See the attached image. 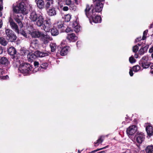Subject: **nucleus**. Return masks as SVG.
<instances>
[{
  "mask_svg": "<svg viewBox=\"0 0 153 153\" xmlns=\"http://www.w3.org/2000/svg\"><path fill=\"white\" fill-rule=\"evenodd\" d=\"M47 12L49 16H52L56 15V11L55 8L53 7L49 9L47 11Z\"/></svg>",
  "mask_w": 153,
  "mask_h": 153,
  "instance_id": "4468645a",
  "label": "nucleus"
},
{
  "mask_svg": "<svg viewBox=\"0 0 153 153\" xmlns=\"http://www.w3.org/2000/svg\"><path fill=\"white\" fill-rule=\"evenodd\" d=\"M3 25L2 21L1 19H0V28H1Z\"/></svg>",
  "mask_w": 153,
  "mask_h": 153,
  "instance_id": "864d4df0",
  "label": "nucleus"
},
{
  "mask_svg": "<svg viewBox=\"0 0 153 153\" xmlns=\"http://www.w3.org/2000/svg\"><path fill=\"white\" fill-rule=\"evenodd\" d=\"M10 25L11 28L16 33H19V30L17 25L13 21L10 20L9 21Z\"/></svg>",
  "mask_w": 153,
  "mask_h": 153,
  "instance_id": "2eb2a0df",
  "label": "nucleus"
},
{
  "mask_svg": "<svg viewBox=\"0 0 153 153\" xmlns=\"http://www.w3.org/2000/svg\"><path fill=\"white\" fill-rule=\"evenodd\" d=\"M3 52V50L0 47V54H1Z\"/></svg>",
  "mask_w": 153,
  "mask_h": 153,
  "instance_id": "6e6d98bb",
  "label": "nucleus"
},
{
  "mask_svg": "<svg viewBox=\"0 0 153 153\" xmlns=\"http://www.w3.org/2000/svg\"><path fill=\"white\" fill-rule=\"evenodd\" d=\"M93 6L91 5L90 6L88 4H86V7L85 10V12L86 16L90 18L91 16H92L93 15L94 13V10L93 8L91 9V7Z\"/></svg>",
  "mask_w": 153,
  "mask_h": 153,
  "instance_id": "39448f33",
  "label": "nucleus"
},
{
  "mask_svg": "<svg viewBox=\"0 0 153 153\" xmlns=\"http://www.w3.org/2000/svg\"><path fill=\"white\" fill-rule=\"evenodd\" d=\"M129 61L130 63H133L135 62L136 60L134 59V56L132 55L129 58Z\"/></svg>",
  "mask_w": 153,
  "mask_h": 153,
  "instance_id": "58836bf2",
  "label": "nucleus"
},
{
  "mask_svg": "<svg viewBox=\"0 0 153 153\" xmlns=\"http://www.w3.org/2000/svg\"><path fill=\"white\" fill-rule=\"evenodd\" d=\"M66 38L70 42H74L77 39V37L74 33L68 34Z\"/></svg>",
  "mask_w": 153,
  "mask_h": 153,
  "instance_id": "9b49d317",
  "label": "nucleus"
},
{
  "mask_svg": "<svg viewBox=\"0 0 153 153\" xmlns=\"http://www.w3.org/2000/svg\"><path fill=\"white\" fill-rule=\"evenodd\" d=\"M9 62L7 59L5 57H0V64H1L5 66H8Z\"/></svg>",
  "mask_w": 153,
  "mask_h": 153,
  "instance_id": "f3484780",
  "label": "nucleus"
},
{
  "mask_svg": "<svg viewBox=\"0 0 153 153\" xmlns=\"http://www.w3.org/2000/svg\"><path fill=\"white\" fill-rule=\"evenodd\" d=\"M71 18V17L70 15L68 14L66 15L65 17V21L67 22H68L70 21Z\"/></svg>",
  "mask_w": 153,
  "mask_h": 153,
  "instance_id": "ea45409f",
  "label": "nucleus"
},
{
  "mask_svg": "<svg viewBox=\"0 0 153 153\" xmlns=\"http://www.w3.org/2000/svg\"><path fill=\"white\" fill-rule=\"evenodd\" d=\"M72 27L74 28V31L77 33L80 30V27L76 22H74L72 24Z\"/></svg>",
  "mask_w": 153,
  "mask_h": 153,
  "instance_id": "a211bd4d",
  "label": "nucleus"
},
{
  "mask_svg": "<svg viewBox=\"0 0 153 153\" xmlns=\"http://www.w3.org/2000/svg\"><path fill=\"white\" fill-rule=\"evenodd\" d=\"M27 58L29 61H33L36 58L35 53H29L27 55Z\"/></svg>",
  "mask_w": 153,
  "mask_h": 153,
  "instance_id": "412c9836",
  "label": "nucleus"
},
{
  "mask_svg": "<svg viewBox=\"0 0 153 153\" xmlns=\"http://www.w3.org/2000/svg\"><path fill=\"white\" fill-rule=\"evenodd\" d=\"M108 147V146H107L105 147L93 151L91 152H89L88 153H94L95 152H97V151L105 149L107 148Z\"/></svg>",
  "mask_w": 153,
  "mask_h": 153,
  "instance_id": "37998d69",
  "label": "nucleus"
},
{
  "mask_svg": "<svg viewBox=\"0 0 153 153\" xmlns=\"http://www.w3.org/2000/svg\"><path fill=\"white\" fill-rule=\"evenodd\" d=\"M146 130L147 134L149 136H152L153 134V127L149 125L146 127Z\"/></svg>",
  "mask_w": 153,
  "mask_h": 153,
  "instance_id": "6ab92c4d",
  "label": "nucleus"
},
{
  "mask_svg": "<svg viewBox=\"0 0 153 153\" xmlns=\"http://www.w3.org/2000/svg\"><path fill=\"white\" fill-rule=\"evenodd\" d=\"M134 57L136 58H137L138 57V55L137 54H135L134 55Z\"/></svg>",
  "mask_w": 153,
  "mask_h": 153,
  "instance_id": "4d7b16f0",
  "label": "nucleus"
},
{
  "mask_svg": "<svg viewBox=\"0 0 153 153\" xmlns=\"http://www.w3.org/2000/svg\"><path fill=\"white\" fill-rule=\"evenodd\" d=\"M146 153H153V146H148L146 149Z\"/></svg>",
  "mask_w": 153,
  "mask_h": 153,
  "instance_id": "cd10ccee",
  "label": "nucleus"
},
{
  "mask_svg": "<svg viewBox=\"0 0 153 153\" xmlns=\"http://www.w3.org/2000/svg\"><path fill=\"white\" fill-rule=\"evenodd\" d=\"M8 52L9 54L11 55H14L16 53V49L13 47H10L9 48L8 50Z\"/></svg>",
  "mask_w": 153,
  "mask_h": 153,
  "instance_id": "393cba45",
  "label": "nucleus"
},
{
  "mask_svg": "<svg viewBox=\"0 0 153 153\" xmlns=\"http://www.w3.org/2000/svg\"><path fill=\"white\" fill-rule=\"evenodd\" d=\"M46 3L45 5V7L47 8H48L52 6L53 4V0H50V1H46Z\"/></svg>",
  "mask_w": 153,
  "mask_h": 153,
  "instance_id": "2f4dec72",
  "label": "nucleus"
},
{
  "mask_svg": "<svg viewBox=\"0 0 153 153\" xmlns=\"http://www.w3.org/2000/svg\"><path fill=\"white\" fill-rule=\"evenodd\" d=\"M137 130V127L136 126L132 125L129 126L126 130V133L128 136L133 135Z\"/></svg>",
  "mask_w": 153,
  "mask_h": 153,
  "instance_id": "423d86ee",
  "label": "nucleus"
},
{
  "mask_svg": "<svg viewBox=\"0 0 153 153\" xmlns=\"http://www.w3.org/2000/svg\"><path fill=\"white\" fill-rule=\"evenodd\" d=\"M63 26V23L60 22L58 24V27L59 28H62Z\"/></svg>",
  "mask_w": 153,
  "mask_h": 153,
  "instance_id": "49530a36",
  "label": "nucleus"
},
{
  "mask_svg": "<svg viewBox=\"0 0 153 153\" xmlns=\"http://www.w3.org/2000/svg\"><path fill=\"white\" fill-rule=\"evenodd\" d=\"M149 47V46L148 45H146L144 47H142V48L139 51V53L140 54H143L145 53L146 52Z\"/></svg>",
  "mask_w": 153,
  "mask_h": 153,
  "instance_id": "a878e982",
  "label": "nucleus"
},
{
  "mask_svg": "<svg viewBox=\"0 0 153 153\" xmlns=\"http://www.w3.org/2000/svg\"><path fill=\"white\" fill-rule=\"evenodd\" d=\"M29 1L28 0H19L16 3V4H13V9L14 12L16 13H21L23 15L28 13V10L27 6L29 5Z\"/></svg>",
  "mask_w": 153,
  "mask_h": 153,
  "instance_id": "f257e3e1",
  "label": "nucleus"
},
{
  "mask_svg": "<svg viewBox=\"0 0 153 153\" xmlns=\"http://www.w3.org/2000/svg\"><path fill=\"white\" fill-rule=\"evenodd\" d=\"M136 140L139 143H141L144 141V135L142 133H139L135 136Z\"/></svg>",
  "mask_w": 153,
  "mask_h": 153,
  "instance_id": "9d476101",
  "label": "nucleus"
},
{
  "mask_svg": "<svg viewBox=\"0 0 153 153\" xmlns=\"http://www.w3.org/2000/svg\"><path fill=\"white\" fill-rule=\"evenodd\" d=\"M39 65V63L38 62L36 61L34 62V65L35 67L38 66Z\"/></svg>",
  "mask_w": 153,
  "mask_h": 153,
  "instance_id": "603ef678",
  "label": "nucleus"
},
{
  "mask_svg": "<svg viewBox=\"0 0 153 153\" xmlns=\"http://www.w3.org/2000/svg\"><path fill=\"white\" fill-rule=\"evenodd\" d=\"M15 20L19 24V26L21 28H22L23 27V25L19 19L16 18L15 19Z\"/></svg>",
  "mask_w": 153,
  "mask_h": 153,
  "instance_id": "e433bc0d",
  "label": "nucleus"
},
{
  "mask_svg": "<svg viewBox=\"0 0 153 153\" xmlns=\"http://www.w3.org/2000/svg\"><path fill=\"white\" fill-rule=\"evenodd\" d=\"M45 23L43 24L42 26V29L46 32H49L51 29V23L49 21L46 20Z\"/></svg>",
  "mask_w": 153,
  "mask_h": 153,
  "instance_id": "0eeeda50",
  "label": "nucleus"
},
{
  "mask_svg": "<svg viewBox=\"0 0 153 153\" xmlns=\"http://www.w3.org/2000/svg\"><path fill=\"white\" fill-rule=\"evenodd\" d=\"M105 153L104 151H102L99 152L98 153Z\"/></svg>",
  "mask_w": 153,
  "mask_h": 153,
  "instance_id": "052dcab7",
  "label": "nucleus"
},
{
  "mask_svg": "<svg viewBox=\"0 0 153 153\" xmlns=\"http://www.w3.org/2000/svg\"><path fill=\"white\" fill-rule=\"evenodd\" d=\"M90 18H92L93 22L95 23H100L101 21V18L100 16L96 15L95 13H94L92 16H91Z\"/></svg>",
  "mask_w": 153,
  "mask_h": 153,
  "instance_id": "ddd939ff",
  "label": "nucleus"
},
{
  "mask_svg": "<svg viewBox=\"0 0 153 153\" xmlns=\"http://www.w3.org/2000/svg\"><path fill=\"white\" fill-rule=\"evenodd\" d=\"M38 16L36 12L33 11L30 13L29 18L32 21L35 22Z\"/></svg>",
  "mask_w": 153,
  "mask_h": 153,
  "instance_id": "dca6fc26",
  "label": "nucleus"
},
{
  "mask_svg": "<svg viewBox=\"0 0 153 153\" xmlns=\"http://www.w3.org/2000/svg\"><path fill=\"white\" fill-rule=\"evenodd\" d=\"M140 67L138 65H136L133 67V70L135 72H137L140 70Z\"/></svg>",
  "mask_w": 153,
  "mask_h": 153,
  "instance_id": "c9c22d12",
  "label": "nucleus"
},
{
  "mask_svg": "<svg viewBox=\"0 0 153 153\" xmlns=\"http://www.w3.org/2000/svg\"><path fill=\"white\" fill-rule=\"evenodd\" d=\"M35 54L36 57H43L48 56L49 55L50 53H47L44 52H41L39 51H37L35 52Z\"/></svg>",
  "mask_w": 153,
  "mask_h": 153,
  "instance_id": "f8f14e48",
  "label": "nucleus"
},
{
  "mask_svg": "<svg viewBox=\"0 0 153 153\" xmlns=\"http://www.w3.org/2000/svg\"><path fill=\"white\" fill-rule=\"evenodd\" d=\"M74 1H75V2L76 3V2H77V0H74Z\"/></svg>",
  "mask_w": 153,
  "mask_h": 153,
  "instance_id": "680f3d73",
  "label": "nucleus"
},
{
  "mask_svg": "<svg viewBox=\"0 0 153 153\" xmlns=\"http://www.w3.org/2000/svg\"><path fill=\"white\" fill-rule=\"evenodd\" d=\"M5 72L3 69L0 68V79H5L8 78L7 75L3 76Z\"/></svg>",
  "mask_w": 153,
  "mask_h": 153,
  "instance_id": "b1692460",
  "label": "nucleus"
},
{
  "mask_svg": "<svg viewBox=\"0 0 153 153\" xmlns=\"http://www.w3.org/2000/svg\"><path fill=\"white\" fill-rule=\"evenodd\" d=\"M50 47L51 49V51L53 52L55 51L56 48V44L54 43H51L50 45Z\"/></svg>",
  "mask_w": 153,
  "mask_h": 153,
  "instance_id": "f704fd0d",
  "label": "nucleus"
},
{
  "mask_svg": "<svg viewBox=\"0 0 153 153\" xmlns=\"http://www.w3.org/2000/svg\"><path fill=\"white\" fill-rule=\"evenodd\" d=\"M148 32V30H146L145 31H144L143 32V36L142 39H141V37H140V38H137V41H139L140 40H141V39L143 40H144L145 39H146V36L147 35Z\"/></svg>",
  "mask_w": 153,
  "mask_h": 153,
  "instance_id": "c85d7f7f",
  "label": "nucleus"
},
{
  "mask_svg": "<svg viewBox=\"0 0 153 153\" xmlns=\"http://www.w3.org/2000/svg\"><path fill=\"white\" fill-rule=\"evenodd\" d=\"M71 0H66V3L67 5H70L71 3Z\"/></svg>",
  "mask_w": 153,
  "mask_h": 153,
  "instance_id": "de8ad7c7",
  "label": "nucleus"
},
{
  "mask_svg": "<svg viewBox=\"0 0 153 153\" xmlns=\"http://www.w3.org/2000/svg\"><path fill=\"white\" fill-rule=\"evenodd\" d=\"M152 57L153 58V53L152 55Z\"/></svg>",
  "mask_w": 153,
  "mask_h": 153,
  "instance_id": "e2e57ef3",
  "label": "nucleus"
},
{
  "mask_svg": "<svg viewBox=\"0 0 153 153\" xmlns=\"http://www.w3.org/2000/svg\"><path fill=\"white\" fill-rule=\"evenodd\" d=\"M31 46L34 48L37 49L38 47V42L37 40H32L31 42Z\"/></svg>",
  "mask_w": 153,
  "mask_h": 153,
  "instance_id": "bb28decb",
  "label": "nucleus"
},
{
  "mask_svg": "<svg viewBox=\"0 0 153 153\" xmlns=\"http://www.w3.org/2000/svg\"><path fill=\"white\" fill-rule=\"evenodd\" d=\"M72 31V29H71V28L69 27L67 28L65 30V31L67 33H69L70 32V31Z\"/></svg>",
  "mask_w": 153,
  "mask_h": 153,
  "instance_id": "a18cd8bd",
  "label": "nucleus"
},
{
  "mask_svg": "<svg viewBox=\"0 0 153 153\" xmlns=\"http://www.w3.org/2000/svg\"><path fill=\"white\" fill-rule=\"evenodd\" d=\"M3 9L2 0H0V17L2 16V13L1 11Z\"/></svg>",
  "mask_w": 153,
  "mask_h": 153,
  "instance_id": "79ce46f5",
  "label": "nucleus"
},
{
  "mask_svg": "<svg viewBox=\"0 0 153 153\" xmlns=\"http://www.w3.org/2000/svg\"><path fill=\"white\" fill-rule=\"evenodd\" d=\"M103 141V139H102V137H100L99 139L97 141V142H94L95 146H98L100 144L102 143Z\"/></svg>",
  "mask_w": 153,
  "mask_h": 153,
  "instance_id": "72a5a7b5",
  "label": "nucleus"
},
{
  "mask_svg": "<svg viewBox=\"0 0 153 153\" xmlns=\"http://www.w3.org/2000/svg\"><path fill=\"white\" fill-rule=\"evenodd\" d=\"M78 152L79 153H80V151H79V150H78Z\"/></svg>",
  "mask_w": 153,
  "mask_h": 153,
  "instance_id": "0e129e2a",
  "label": "nucleus"
},
{
  "mask_svg": "<svg viewBox=\"0 0 153 153\" xmlns=\"http://www.w3.org/2000/svg\"><path fill=\"white\" fill-rule=\"evenodd\" d=\"M78 42H77V45H78Z\"/></svg>",
  "mask_w": 153,
  "mask_h": 153,
  "instance_id": "338daca9",
  "label": "nucleus"
},
{
  "mask_svg": "<svg viewBox=\"0 0 153 153\" xmlns=\"http://www.w3.org/2000/svg\"><path fill=\"white\" fill-rule=\"evenodd\" d=\"M41 33V32L38 31H34L31 33V35L33 37L40 38Z\"/></svg>",
  "mask_w": 153,
  "mask_h": 153,
  "instance_id": "5701e85b",
  "label": "nucleus"
},
{
  "mask_svg": "<svg viewBox=\"0 0 153 153\" xmlns=\"http://www.w3.org/2000/svg\"><path fill=\"white\" fill-rule=\"evenodd\" d=\"M138 49V46L137 45H136L134 46L133 48V51L134 52H137Z\"/></svg>",
  "mask_w": 153,
  "mask_h": 153,
  "instance_id": "c03bdc74",
  "label": "nucleus"
},
{
  "mask_svg": "<svg viewBox=\"0 0 153 153\" xmlns=\"http://www.w3.org/2000/svg\"><path fill=\"white\" fill-rule=\"evenodd\" d=\"M149 52L150 53H152L153 52V46L149 50Z\"/></svg>",
  "mask_w": 153,
  "mask_h": 153,
  "instance_id": "5fc2aeb1",
  "label": "nucleus"
},
{
  "mask_svg": "<svg viewBox=\"0 0 153 153\" xmlns=\"http://www.w3.org/2000/svg\"><path fill=\"white\" fill-rule=\"evenodd\" d=\"M151 72L153 74V71H151Z\"/></svg>",
  "mask_w": 153,
  "mask_h": 153,
  "instance_id": "774afa93",
  "label": "nucleus"
},
{
  "mask_svg": "<svg viewBox=\"0 0 153 153\" xmlns=\"http://www.w3.org/2000/svg\"><path fill=\"white\" fill-rule=\"evenodd\" d=\"M69 47L68 46L63 48L60 51V53L61 55L64 56L66 55L68 53Z\"/></svg>",
  "mask_w": 153,
  "mask_h": 153,
  "instance_id": "aec40b11",
  "label": "nucleus"
},
{
  "mask_svg": "<svg viewBox=\"0 0 153 153\" xmlns=\"http://www.w3.org/2000/svg\"><path fill=\"white\" fill-rule=\"evenodd\" d=\"M32 67L29 64L22 63L19 66V70L20 72L24 74L28 73L30 71Z\"/></svg>",
  "mask_w": 153,
  "mask_h": 153,
  "instance_id": "f03ea898",
  "label": "nucleus"
},
{
  "mask_svg": "<svg viewBox=\"0 0 153 153\" xmlns=\"http://www.w3.org/2000/svg\"><path fill=\"white\" fill-rule=\"evenodd\" d=\"M95 5V9L96 12H100L102 10L103 7V5L100 1H96Z\"/></svg>",
  "mask_w": 153,
  "mask_h": 153,
  "instance_id": "1a4fd4ad",
  "label": "nucleus"
},
{
  "mask_svg": "<svg viewBox=\"0 0 153 153\" xmlns=\"http://www.w3.org/2000/svg\"><path fill=\"white\" fill-rule=\"evenodd\" d=\"M38 7L40 9L42 8L44 5V3L42 0H35Z\"/></svg>",
  "mask_w": 153,
  "mask_h": 153,
  "instance_id": "4be33fe9",
  "label": "nucleus"
},
{
  "mask_svg": "<svg viewBox=\"0 0 153 153\" xmlns=\"http://www.w3.org/2000/svg\"><path fill=\"white\" fill-rule=\"evenodd\" d=\"M21 34L23 35L24 37H27V35L26 33L24 31H22L21 33Z\"/></svg>",
  "mask_w": 153,
  "mask_h": 153,
  "instance_id": "8fccbe9b",
  "label": "nucleus"
},
{
  "mask_svg": "<svg viewBox=\"0 0 153 153\" xmlns=\"http://www.w3.org/2000/svg\"><path fill=\"white\" fill-rule=\"evenodd\" d=\"M153 24H151L149 26V28H152V27H153Z\"/></svg>",
  "mask_w": 153,
  "mask_h": 153,
  "instance_id": "13d9d810",
  "label": "nucleus"
},
{
  "mask_svg": "<svg viewBox=\"0 0 153 153\" xmlns=\"http://www.w3.org/2000/svg\"><path fill=\"white\" fill-rule=\"evenodd\" d=\"M148 60V57L147 56H143L140 61L141 63H143V62H146Z\"/></svg>",
  "mask_w": 153,
  "mask_h": 153,
  "instance_id": "4c0bfd02",
  "label": "nucleus"
},
{
  "mask_svg": "<svg viewBox=\"0 0 153 153\" xmlns=\"http://www.w3.org/2000/svg\"><path fill=\"white\" fill-rule=\"evenodd\" d=\"M44 18L43 16L42 15H39L38 16L36 21H35V24L38 26L40 27L42 26L43 24Z\"/></svg>",
  "mask_w": 153,
  "mask_h": 153,
  "instance_id": "6e6552de",
  "label": "nucleus"
},
{
  "mask_svg": "<svg viewBox=\"0 0 153 153\" xmlns=\"http://www.w3.org/2000/svg\"><path fill=\"white\" fill-rule=\"evenodd\" d=\"M48 64L47 63L44 62L41 65V67L42 68L45 69L48 67Z\"/></svg>",
  "mask_w": 153,
  "mask_h": 153,
  "instance_id": "a19ab883",
  "label": "nucleus"
},
{
  "mask_svg": "<svg viewBox=\"0 0 153 153\" xmlns=\"http://www.w3.org/2000/svg\"><path fill=\"white\" fill-rule=\"evenodd\" d=\"M104 0H96V1H97L101 2V1H103Z\"/></svg>",
  "mask_w": 153,
  "mask_h": 153,
  "instance_id": "bf43d9fd",
  "label": "nucleus"
},
{
  "mask_svg": "<svg viewBox=\"0 0 153 153\" xmlns=\"http://www.w3.org/2000/svg\"><path fill=\"white\" fill-rule=\"evenodd\" d=\"M40 40L44 44H48L50 41L52 40V37H50L48 33H41L40 37Z\"/></svg>",
  "mask_w": 153,
  "mask_h": 153,
  "instance_id": "20e7f679",
  "label": "nucleus"
},
{
  "mask_svg": "<svg viewBox=\"0 0 153 153\" xmlns=\"http://www.w3.org/2000/svg\"><path fill=\"white\" fill-rule=\"evenodd\" d=\"M7 39L11 42H13L16 40L17 37L14 32L11 30L7 29L5 30Z\"/></svg>",
  "mask_w": 153,
  "mask_h": 153,
  "instance_id": "7ed1b4c3",
  "label": "nucleus"
},
{
  "mask_svg": "<svg viewBox=\"0 0 153 153\" xmlns=\"http://www.w3.org/2000/svg\"><path fill=\"white\" fill-rule=\"evenodd\" d=\"M7 42L5 39L3 37L0 38V43L2 45L5 46L7 44Z\"/></svg>",
  "mask_w": 153,
  "mask_h": 153,
  "instance_id": "7c9ffc66",
  "label": "nucleus"
},
{
  "mask_svg": "<svg viewBox=\"0 0 153 153\" xmlns=\"http://www.w3.org/2000/svg\"><path fill=\"white\" fill-rule=\"evenodd\" d=\"M142 67L145 68H146L149 66V64L147 62H143V63H141Z\"/></svg>",
  "mask_w": 153,
  "mask_h": 153,
  "instance_id": "473e14b6",
  "label": "nucleus"
},
{
  "mask_svg": "<svg viewBox=\"0 0 153 153\" xmlns=\"http://www.w3.org/2000/svg\"><path fill=\"white\" fill-rule=\"evenodd\" d=\"M62 10L64 11H67L68 10V7L67 6H65L62 8Z\"/></svg>",
  "mask_w": 153,
  "mask_h": 153,
  "instance_id": "09e8293b",
  "label": "nucleus"
},
{
  "mask_svg": "<svg viewBox=\"0 0 153 153\" xmlns=\"http://www.w3.org/2000/svg\"><path fill=\"white\" fill-rule=\"evenodd\" d=\"M129 73V74L131 76H133V73L131 69H130V70Z\"/></svg>",
  "mask_w": 153,
  "mask_h": 153,
  "instance_id": "3c124183",
  "label": "nucleus"
},
{
  "mask_svg": "<svg viewBox=\"0 0 153 153\" xmlns=\"http://www.w3.org/2000/svg\"><path fill=\"white\" fill-rule=\"evenodd\" d=\"M138 45H139V46H140L141 45V44H138Z\"/></svg>",
  "mask_w": 153,
  "mask_h": 153,
  "instance_id": "69168bd1",
  "label": "nucleus"
},
{
  "mask_svg": "<svg viewBox=\"0 0 153 153\" xmlns=\"http://www.w3.org/2000/svg\"><path fill=\"white\" fill-rule=\"evenodd\" d=\"M51 34L52 35L56 36L59 34V31L56 28H53L51 30Z\"/></svg>",
  "mask_w": 153,
  "mask_h": 153,
  "instance_id": "c756f323",
  "label": "nucleus"
}]
</instances>
